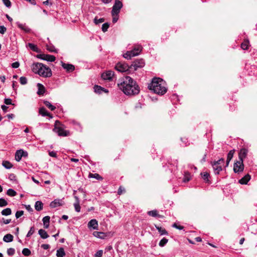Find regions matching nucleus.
<instances>
[{"label":"nucleus","instance_id":"1","mask_svg":"<svg viewBox=\"0 0 257 257\" xmlns=\"http://www.w3.org/2000/svg\"><path fill=\"white\" fill-rule=\"evenodd\" d=\"M117 85L120 89L127 95L138 94L140 87L136 82L131 77L125 76L119 79Z\"/></svg>","mask_w":257,"mask_h":257},{"label":"nucleus","instance_id":"2","mask_svg":"<svg viewBox=\"0 0 257 257\" xmlns=\"http://www.w3.org/2000/svg\"><path fill=\"white\" fill-rule=\"evenodd\" d=\"M150 90H153L154 93L163 95L167 91L165 83L163 80L160 78H154L151 83L148 85Z\"/></svg>","mask_w":257,"mask_h":257},{"label":"nucleus","instance_id":"3","mask_svg":"<svg viewBox=\"0 0 257 257\" xmlns=\"http://www.w3.org/2000/svg\"><path fill=\"white\" fill-rule=\"evenodd\" d=\"M33 71L44 77H50L52 76L50 68L41 63H35L32 66Z\"/></svg>","mask_w":257,"mask_h":257},{"label":"nucleus","instance_id":"4","mask_svg":"<svg viewBox=\"0 0 257 257\" xmlns=\"http://www.w3.org/2000/svg\"><path fill=\"white\" fill-rule=\"evenodd\" d=\"M142 50V47L140 45L136 46L134 48L131 50L127 51L123 54L124 58L130 59L132 57L138 55Z\"/></svg>","mask_w":257,"mask_h":257},{"label":"nucleus","instance_id":"5","mask_svg":"<svg viewBox=\"0 0 257 257\" xmlns=\"http://www.w3.org/2000/svg\"><path fill=\"white\" fill-rule=\"evenodd\" d=\"M60 124L59 121H56L53 131L58 134L59 136L66 137L69 135L68 131L65 130L62 126H57V124Z\"/></svg>","mask_w":257,"mask_h":257},{"label":"nucleus","instance_id":"6","mask_svg":"<svg viewBox=\"0 0 257 257\" xmlns=\"http://www.w3.org/2000/svg\"><path fill=\"white\" fill-rule=\"evenodd\" d=\"M115 69L120 72H128V73H130L131 72L130 66L124 62L117 63L115 66Z\"/></svg>","mask_w":257,"mask_h":257},{"label":"nucleus","instance_id":"7","mask_svg":"<svg viewBox=\"0 0 257 257\" xmlns=\"http://www.w3.org/2000/svg\"><path fill=\"white\" fill-rule=\"evenodd\" d=\"M122 3L119 0H115V3L112 7L111 11V15H118L120 12V9L122 7Z\"/></svg>","mask_w":257,"mask_h":257},{"label":"nucleus","instance_id":"8","mask_svg":"<svg viewBox=\"0 0 257 257\" xmlns=\"http://www.w3.org/2000/svg\"><path fill=\"white\" fill-rule=\"evenodd\" d=\"M144 65L145 62L143 59L137 60L130 66L131 71L137 70L139 68L143 67Z\"/></svg>","mask_w":257,"mask_h":257},{"label":"nucleus","instance_id":"9","mask_svg":"<svg viewBox=\"0 0 257 257\" xmlns=\"http://www.w3.org/2000/svg\"><path fill=\"white\" fill-rule=\"evenodd\" d=\"M242 161H238L234 164L233 171L235 173H240L243 171L244 165Z\"/></svg>","mask_w":257,"mask_h":257},{"label":"nucleus","instance_id":"10","mask_svg":"<svg viewBox=\"0 0 257 257\" xmlns=\"http://www.w3.org/2000/svg\"><path fill=\"white\" fill-rule=\"evenodd\" d=\"M37 57L49 62H54L56 59L55 57L53 55L44 54L37 55Z\"/></svg>","mask_w":257,"mask_h":257},{"label":"nucleus","instance_id":"11","mask_svg":"<svg viewBox=\"0 0 257 257\" xmlns=\"http://www.w3.org/2000/svg\"><path fill=\"white\" fill-rule=\"evenodd\" d=\"M114 76V72L111 70H107L101 74V78L105 80L110 81L112 80Z\"/></svg>","mask_w":257,"mask_h":257},{"label":"nucleus","instance_id":"12","mask_svg":"<svg viewBox=\"0 0 257 257\" xmlns=\"http://www.w3.org/2000/svg\"><path fill=\"white\" fill-rule=\"evenodd\" d=\"M64 204V202L63 199H56L50 203V206L51 208H54L62 206Z\"/></svg>","mask_w":257,"mask_h":257},{"label":"nucleus","instance_id":"13","mask_svg":"<svg viewBox=\"0 0 257 257\" xmlns=\"http://www.w3.org/2000/svg\"><path fill=\"white\" fill-rule=\"evenodd\" d=\"M76 191H74V197L75 198V201L74 203V207L75 208V210L76 212H79L80 211L81 207L80 206V200L78 196L75 195L76 193Z\"/></svg>","mask_w":257,"mask_h":257},{"label":"nucleus","instance_id":"14","mask_svg":"<svg viewBox=\"0 0 257 257\" xmlns=\"http://www.w3.org/2000/svg\"><path fill=\"white\" fill-rule=\"evenodd\" d=\"M62 67L66 70L67 72H72L75 69V67L73 65L70 64H66L63 62H61Z\"/></svg>","mask_w":257,"mask_h":257},{"label":"nucleus","instance_id":"15","mask_svg":"<svg viewBox=\"0 0 257 257\" xmlns=\"http://www.w3.org/2000/svg\"><path fill=\"white\" fill-rule=\"evenodd\" d=\"M247 153L248 150L246 149L242 148L240 149L238 154L239 161H242L243 162V159L246 157Z\"/></svg>","mask_w":257,"mask_h":257},{"label":"nucleus","instance_id":"16","mask_svg":"<svg viewBox=\"0 0 257 257\" xmlns=\"http://www.w3.org/2000/svg\"><path fill=\"white\" fill-rule=\"evenodd\" d=\"M211 165H212L214 174H219V172L221 171H222L221 166L217 165L213 162H211Z\"/></svg>","mask_w":257,"mask_h":257},{"label":"nucleus","instance_id":"17","mask_svg":"<svg viewBox=\"0 0 257 257\" xmlns=\"http://www.w3.org/2000/svg\"><path fill=\"white\" fill-rule=\"evenodd\" d=\"M88 228H92L93 229H96L98 227V222L95 219H91L90 221H89L88 223Z\"/></svg>","mask_w":257,"mask_h":257},{"label":"nucleus","instance_id":"18","mask_svg":"<svg viewBox=\"0 0 257 257\" xmlns=\"http://www.w3.org/2000/svg\"><path fill=\"white\" fill-rule=\"evenodd\" d=\"M17 25L20 29L23 30L26 33H29L31 31V29L27 26L25 24H23L19 22H17Z\"/></svg>","mask_w":257,"mask_h":257},{"label":"nucleus","instance_id":"19","mask_svg":"<svg viewBox=\"0 0 257 257\" xmlns=\"http://www.w3.org/2000/svg\"><path fill=\"white\" fill-rule=\"evenodd\" d=\"M250 179V176L247 174L239 180V183L241 184H246Z\"/></svg>","mask_w":257,"mask_h":257},{"label":"nucleus","instance_id":"20","mask_svg":"<svg viewBox=\"0 0 257 257\" xmlns=\"http://www.w3.org/2000/svg\"><path fill=\"white\" fill-rule=\"evenodd\" d=\"M37 87L38 89L37 94L38 95H43L45 91L44 86L41 83H38Z\"/></svg>","mask_w":257,"mask_h":257},{"label":"nucleus","instance_id":"21","mask_svg":"<svg viewBox=\"0 0 257 257\" xmlns=\"http://www.w3.org/2000/svg\"><path fill=\"white\" fill-rule=\"evenodd\" d=\"M235 150H230L229 153L227 154V160H226V166H227L230 162V161L231 160L233 157V155L234 154Z\"/></svg>","mask_w":257,"mask_h":257},{"label":"nucleus","instance_id":"22","mask_svg":"<svg viewBox=\"0 0 257 257\" xmlns=\"http://www.w3.org/2000/svg\"><path fill=\"white\" fill-rule=\"evenodd\" d=\"M39 113L43 116H48L52 118V116L47 111L44 107H41L39 109Z\"/></svg>","mask_w":257,"mask_h":257},{"label":"nucleus","instance_id":"23","mask_svg":"<svg viewBox=\"0 0 257 257\" xmlns=\"http://www.w3.org/2000/svg\"><path fill=\"white\" fill-rule=\"evenodd\" d=\"M50 217L49 216H46L43 217L42 221L43 222V224L44 227L45 228H48L49 226Z\"/></svg>","mask_w":257,"mask_h":257},{"label":"nucleus","instance_id":"24","mask_svg":"<svg viewBox=\"0 0 257 257\" xmlns=\"http://www.w3.org/2000/svg\"><path fill=\"white\" fill-rule=\"evenodd\" d=\"M14 236L11 234H7L3 237V240L6 242H12L13 240Z\"/></svg>","mask_w":257,"mask_h":257},{"label":"nucleus","instance_id":"25","mask_svg":"<svg viewBox=\"0 0 257 257\" xmlns=\"http://www.w3.org/2000/svg\"><path fill=\"white\" fill-rule=\"evenodd\" d=\"M43 207V203L40 201L36 202L35 204V208L37 211H40L42 210Z\"/></svg>","mask_w":257,"mask_h":257},{"label":"nucleus","instance_id":"26","mask_svg":"<svg viewBox=\"0 0 257 257\" xmlns=\"http://www.w3.org/2000/svg\"><path fill=\"white\" fill-rule=\"evenodd\" d=\"M39 234L40 235L41 237L43 239H46L49 237V235L47 233V232L42 229H41L38 231Z\"/></svg>","mask_w":257,"mask_h":257},{"label":"nucleus","instance_id":"27","mask_svg":"<svg viewBox=\"0 0 257 257\" xmlns=\"http://www.w3.org/2000/svg\"><path fill=\"white\" fill-rule=\"evenodd\" d=\"M66 253L63 247H61L57 250L56 255L58 257H63Z\"/></svg>","mask_w":257,"mask_h":257},{"label":"nucleus","instance_id":"28","mask_svg":"<svg viewBox=\"0 0 257 257\" xmlns=\"http://www.w3.org/2000/svg\"><path fill=\"white\" fill-rule=\"evenodd\" d=\"M155 227L161 235H167L168 234V232L165 228L157 226L156 225H155Z\"/></svg>","mask_w":257,"mask_h":257},{"label":"nucleus","instance_id":"29","mask_svg":"<svg viewBox=\"0 0 257 257\" xmlns=\"http://www.w3.org/2000/svg\"><path fill=\"white\" fill-rule=\"evenodd\" d=\"M28 46L32 51L37 53L40 52V50L37 47V46L34 45V44L29 43L28 44Z\"/></svg>","mask_w":257,"mask_h":257},{"label":"nucleus","instance_id":"30","mask_svg":"<svg viewBox=\"0 0 257 257\" xmlns=\"http://www.w3.org/2000/svg\"><path fill=\"white\" fill-rule=\"evenodd\" d=\"M94 90L95 92L101 94L103 92V90H104V88L98 85H95L94 87Z\"/></svg>","mask_w":257,"mask_h":257},{"label":"nucleus","instance_id":"31","mask_svg":"<svg viewBox=\"0 0 257 257\" xmlns=\"http://www.w3.org/2000/svg\"><path fill=\"white\" fill-rule=\"evenodd\" d=\"M1 213L3 215L8 216L12 213V210L10 208H7L4 210H3L1 212Z\"/></svg>","mask_w":257,"mask_h":257},{"label":"nucleus","instance_id":"32","mask_svg":"<svg viewBox=\"0 0 257 257\" xmlns=\"http://www.w3.org/2000/svg\"><path fill=\"white\" fill-rule=\"evenodd\" d=\"M22 154H21V150H18L17 151L16 154H15V160L17 162L20 161L22 158Z\"/></svg>","mask_w":257,"mask_h":257},{"label":"nucleus","instance_id":"33","mask_svg":"<svg viewBox=\"0 0 257 257\" xmlns=\"http://www.w3.org/2000/svg\"><path fill=\"white\" fill-rule=\"evenodd\" d=\"M93 235L99 238H103L104 237V233L102 232L94 231L93 233Z\"/></svg>","mask_w":257,"mask_h":257},{"label":"nucleus","instance_id":"34","mask_svg":"<svg viewBox=\"0 0 257 257\" xmlns=\"http://www.w3.org/2000/svg\"><path fill=\"white\" fill-rule=\"evenodd\" d=\"M2 165L5 168L7 169H10L13 167L12 164L10 162L7 161H3Z\"/></svg>","mask_w":257,"mask_h":257},{"label":"nucleus","instance_id":"35","mask_svg":"<svg viewBox=\"0 0 257 257\" xmlns=\"http://www.w3.org/2000/svg\"><path fill=\"white\" fill-rule=\"evenodd\" d=\"M44 103L52 111H53L56 109V107L51 104V103L48 101H44Z\"/></svg>","mask_w":257,"mask_h":257},{"label":"nucleus","instance_id":"36","mask_svg":"<svg viewBox=\"0 0 257 257\" xmlns=\"http://www.w3.org/2000/svg\"><path fill=\"white\" fill-rule=\"evenodd\" d=\"M190 179H191L190 174L188 172H185L184 174L183 179V182H187L189 181H190Z\"/></svg>","mask_w":257,"mask_h":257},{"label":"nucleus","instance_id":"37","mask_svg":"<svg viewBox=\"0 0 257 257\" xmlns=\"http://www.w3.org/2000/svg\"><path fill=\"white\" fill-rule=\"evenodd\" d=\"M7 194L10 196L13 197L17 195V192L13 189H9L7 190Z\"/></svg>","mask_w":257,"mask_h":257},{"label":"nucleus","instance_id":"38","mask_svg":"<svg viewBox=\"0 0 257 257\" xmlns=\"http://www.w3.org/2000/svg\"><path fill=\"white\" fill-rule=\"evenodd\" d=\"M168 242V239L164 237L163 239H162L159 242V245L161 247L164 246Z\"/></svg>","mask_w":257,"mask_h":257},{"label":"nucleus","instance_id":"39","mask_svg":"<svg viewBox=\"0 0 257 257\" xmlns=\"http://www.w3.org/2000/svg\"><path fill=\"white\" fill-rule=\"evenodd\" d=\"M249 45V41L248 40L244 41L241 45V48L243 50L248 49Z\"/></svg>","mask_w":257,"mask_h":257},{"label":"nucleus","instance_id":"40","mask_svg":"<svg viewBox=\"0 0 257 257\" xmlns=\"http://www.w3.org/2000/svg\"><path fill=\"white\" fill-rule=\"evenodd\" d=\"M148 215L153 217H157L159 216L158 211L156 210H151L148 212Z\"/></svg>","mask_w":257,"mask_h":257},{"label":"nucleus","instance_id":"41","mask_svg":"<svg viewBox=\"0 0 257 257\" xmlns=\"http://www.w3.org/2000/svg\"><path fill=\"white\" fill-rule=\"evenodd\" d=\"M201 175H202V177L203 178V179L206 182H209V174L207 173V172H203V173H202L201 174Z\"/></svg>","mask_w":257,"mask_h":257},{"label":"nucleus","instance_id":"42","mask_svg":"<svg viewBox=\"0 0 257 257\" xmlns=\"http://www.w3.org/2000/svg\"><path fill=\"white\" fill-rule=\"evenodd\" d=\"M89 176L90 177L94 178L97 180H102V177H101L98 174H96V173L91 174L90 173Z\"/></svg>","mask_w":257,"mask_h":257},{"label":"nucleus","instance_id":"43","mask_svg":"<svg viewBox=\"0 0 257 257\" xmlns=\"http://www.w3.org/2000/svg\"><path fill=\"white\" fill-rule=\"evenodd\" d=\"M22 253L25 256H29L31 254V251L27 248H25L22 250Z\"/></svg>","mask_w":257,"mask_h":257},{"label":"nucleus","instance_id":"44","mask_svg":"<svg viewBox=\"0 0 257 257\" xmlns=\"http://www.w3.org/2000/svg\"><path fill=\"white\" fill-rule=\"evenodd\" d=\"M8 205L7 201L4 198H0V207H5Z\"/></svg>","mask_w":257,"mask_h":257},{"label":"nucleus","instance_id":"45","mask_svg":"<svg viewBox=\"0 0 257 257\" xmlns=\"http://www.w3.org/2000/svg\"><path fill=\"white\" fill-rule=\"evenodd\" d=\"M104 21V18H100V19H98L97 17H95L94 19V23L96 25H98L100 23H103Z\"/></svg>","mask_w":257,"mask_h":257},{"label":"nucleus","instance_id":"46","mask_svg":"<svg viewBox=\"0 0 257 257\" xmlns=\"http://www.w3.org/2000/svg\"><path fill=\"white\" fill-rule=\"evenodd\" d=\"M109 25L108 23H104L102 25V31L103 32H105L107 31L108 28H109Z\"/></svg>","mask_w":257,"mask_h":257},{"label":"nucleus","instance_id":"47","mask_svg":"<svg viewBox=\"0 0 257 257\" xmlns=\"http://www.w3.org/2000/svg\"><path fill=\"white\" fill-rule=\"evenodd\" d=\"M20 82L22 85H25L27 83V79L26 77L22 76L20 78Z\"/></svg>","mask_w":257,"mask_h":257},{"label":"nucleus","instance_id":"48","mask_svg":"<svg viewBox=\"0 0 257 257\" xmlns=\"http://www.w3.org/2000/svg\"><path fill=\"white\" fill-rule=\"evenodd\" d=\"M15 252V250L13 248H9L7 250V253L9 255H13Z\"/></svg>","mask_w":257,"mask_h":257},{"label":"nucleus","instance_id":"49","mask_svg":"<svg viewBox=\"0 0 257 257\" xmlns=\"http://www.w3.org/2000/svg\"><path fill=\"white\" fill-rule=\"evenodd\" d=\"M34 231H35L34 227H31L30 228V230L28 231V232L27 234V237H30L34 233Z\"/></svg>","mask_w":257,"mask_h":257},{"label":"nucleus","instance_id":"50","mask_svg":"<svg viewBox=\"0 0 257 257\" xmlns=\"http://www.w3.org/2000/svg\"><path fill=\"white\" fill-rule=\"evenodd\" d=\"M23 214H24V211H23V210L18 211L16 213V215H16V217L17 218H19L21 216H22Z\"/></svg>","mask_w":257,"mask_h":257},{"label":"nucleus","instance_id":"51","mask_svg":"<svg viewBox=\"0 0 257 257\" xmlns=\"http://www.w3.org/2000/svg\"><path fill=\"white\" fill-rule=\"evenodd\" d=\"M3 3L5 4V5L8 7L10 8L11 6V3L10 1V0H2Z\"/></svg>","mask_w":257,"mask_h":257},{"label":"nucleus","instance_id":"52","mask_svg":"<svg viewBox=\"0 0 257 257\" xmlns=\"http://www.w3.org/2000/svg\"><path fill=\"white\" fill-rule=\"evenodd\" d=\"M102 254L103 251L102 250H99L95 253L94 257H102Z\"/></svg>","mask_w":257,"mask_h":257},{"label":"nucleus","instance_id":"53","mask_svg":"<svg viewBox=\"0 0 257 257\" xmlns=\"http://www.w3.org/2000/svg\"><path fill=\"white\" fill-rule=\"evenodd\" d=\"M7 31V28L4 26H0V33L4 34Z\"/></svg>","mask_w":257,"mask_h":257},{"label":"nucleus","instance_id":"54","mask_svg":"<svg viewBox=\"0 0 257 257\" xmlns=\"http://www.w3.org/2000/svg\"><path fill=\"white\" fill-rule=\"evenodd\" d=\"M172 227H174V228H176L178 229H179V230H182L184 228V226H181V225H178L176 223H174L173 225H172Z\"/></svg>","mask_w":257,"mask_h":257},{"label":"nucleus","instance_id":"55","mask_svg":"<svg viewBox=\"0 0 257 257\" xmlns=\"http://www.w3.org/2000/svg\"><path fill=\"white\" fill-rule=\"evenodd\" d=\"M112 22L113 23H115L118 19V15H112Z\"/></svg>","mask_w":257,"mask_h":257},{"label":"nucleus","instance_id":"56","mask_svg":"<svg viewBox=\"0 0 257 257\" xmlns=\"http://www.w3.org/2000/svg\"><path fill=\"white\" fill-rule=\"evenodd\" d=\"M224 159L221 158L220 159H219L217 161H214L213 162L215 163V164H217V165H221V164H222L224 162Z\"/></svg>","mask_w":257,"mask_h":257},{"label":"nucleus","instance_id":"57","mask_svg":"<svg viewBox=\"0 0 257 257\" xmlns=\"http://www.w3.org/2000/svg\"><path fill=\"white\" fill-rule=\"evenodd\" d=\"M4 102L7 105L11 104H12V99L10 98H5L4 100Z\"/></svg>","mask_w":257,"mask_h":257},{"label":"nucleus","instance_id":"58","mask_svg":"<svg viewBox=\"0 0 257 257\" xmlns=\"http://www.w3.org/2000/svg\"><path fill=\"white\" fill-rule=\"evenodd\" d=\"M20 64L18 62H16L14 63H13L12 64V66L14 68H17L19 67Z\"/></svg>","mask_w":257,"mask_h":257},{"label":"nucleus","instance_id":"59","mask_svg":"<svg viewBox=\"0 0 257 257\" xmlns=\"http://www.w3.org/2000/svg\"><path fill=\"white\" fill-rule=\"evenodd\" d=\"M123 192H124V188L120 187L118 190L117 193L119 195L121 194Z\"/></svg>","mask_w":257,"mask_h":257},{"label":"nucleus","instance_id":"60","mask_svg":"<svg viewBox=\"0 0 257 257\" xmlns=\"http://www.w3.org/2000/svg\"><path fill=\"white\" fill-rule=\"evenodd\" d=\"M41 247L46 250L50 248V245L48 244H43L41 245Z\"/></svg>","mask_w":257,"mask_h":257},{"label":"nucleus","instance_id":"61","mask_svg":"<svg viewBox=\"0 0 257 257\" xmlns=\"http://www.w3.org/2000/svg\"><path fill=\"white\" fill-rule=\"evenodd\" d=\"M21 150V154H22L23 157H28V154L27 152L24 151L23 150Z\"/></svg>","mask_w":257,"mask_h":257},{"label":"nucleus","instance_id":"62","mask_svg":"<svg viewBox=\"0 0 257 257\" xmlns=\"http://www.w3.org/2000/svg\"><path fill=\"white\" fill-rule=\"evenodd\" d=\"M47 49L50 52H55V50L54 49V48L53 47H47Z\"/></svg>","mask_w":257,"mask_h":257},{"label":"nucleus","instance_id":"63","mask_svg":"<svg viewBox=\"0 0 257 257\" xmlns=\"http://www.w3.org/2000/svg\"><path fill=\"white\" fill-rule=\"evenodd\" d=\"M49 155L51 157H56V156H57L56 153L54 151L49 152Z\"/></svg>","mask_w":257,"mask_h":257},{"label":"nucleus","instance_id":"64","mask_svg":"<svg viewBox=\"0 0 257 257\" xmlns=\"http://www.w3.org/2000/svg\"><path fill=\"white\" fill-rule=\"evenodd\" d=\"M9 179L11 180H15L16 176L14 174H11L9 177Z\"/></svg>","mask_w":257,"mask_h":257}]
</instances>
